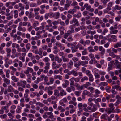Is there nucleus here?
I'll use <instances>...</instances> for the list:
<instances>
[{"label": "nucleus", "mask_w": 121, "mask_h": 121, "mask_svg": "<svg viewBox=\"0 0 121 121\" xmlns=\"http://www.w3.org/2000/svg\"><path fill=\"white\" fill-rule=\"evenodd\" d=\"M40 10V8L39 7H37L36 8H35L34 11V17H35V19L36 20L39 19L40 21H42L43 19V15L40 16L39 13L38 12Z\"/></svg>", "instance_id": "1"}, {"label": "nucleus", "mask_w": 121, "mask_h": 121, "mask_svg": "<svg viewBox=\"0 0 121 121\" xmlns=\"http://www.w3.org/2000/svg\"><path fill=\"white\" fill-rule=\"evenodd\" d=\"M72 53H74L78 51V48L80 50H83L84 49V47L82 45L79 43H78L77 45H73V47H71Z\"/></svg>", "instance_id": "2"}, {"label": "nucleus", "mask_w": 121, "mask_h": 121, "mask_svg": "<svg viewBox=\"0 0 121 121\" xmlns=\"http://www.w3.org/2000/svg\"><path fill=\"white\" fill-rule=\"evenodd\" d=\"M43 117L45 119L47 118L52 119L54 117L53 113L51 112H46L43 116Z\"/></svg>", "instance_id": "3"}, {"label": "nucleus", "mask_w": 121, "mask_h": 121, "mask_svg": "<svg viewBox=\"0 0 121 121\" xmlns=\"http://www.w3.org/2000/svg\"><path fill=\"white\" fill-rule=\"evenodd\" d=\"M27 82L25 80H20L19 82L17 83V86L18 87L21 86L23 88H26L25 85L26 84Z\"/></svg>", "instance_id": "4"}, {"label": "nucleus", "mask_w": 121, "mask_h": 121, "mask_svg": "<svg viewBox=\"0 0 121 121\" xmlns=\"http://www.w3.org/2000/svg\"><path fill=\"white\" fill-rule=\"evenodd\" d=\"M52 67L54 69H56L60 67L61 65L60 64H57L55 62H53L52 65Z\"/></svg>", "instance_id": "5"}, {"label": "nucleus", "mask_w": 121, "mask_h": 121, "mask_svg": "<svg viewBox=\"0 0 121 121\" xmlns=\"http://www.w3.org/2000/svg\"><path fill=\"white\" fill-rule=\"evenodd\" d=\"M70 23L71 24H72L73 23H75V24L77 26H79V24L78 20L75 18L73 19L72 20L70 21Z\"/></svg>", "instance_id": "6"}, {"label": "nucleus", "mask_w": 121, "mask_h": 121, "mask_svg": "<svg viewBox=\"0 0 121 121\" xmlns=\"http://www.w3.org/2000/svg\"><path fill=\"white\" fill-rule=\"evenodd\" d=\"M84 7L86 8V9L87 10L91 12H93L94 11V9L93 8H91V6L90 5H88L87 3H86L85 4Z\"/></svg>", "instance_id": "7"}, {"label": "nucleus", "mask_w": 121, "mask_h": 121, "mask_svg": "<svg viewBox=\"0 0 121 121\" xmlns=\"http://www.w3.org/2000/svg\"><path fill=\"white\" fill-rule=\"evenodd\" d=\"M115 62L114 63V64L116 65V68L119 69H121V62H119L117 60H115Z\"/></svg>", "instance_id": "8"}, {"label": "nucleus", "mask_w": 121, "mask_h": 121, "mask_svg": "<svg viewBox=\"0 0 121 121\" xmlns=\"http://www.w3.org/2000/svg\"><path fill=\"white\" fill-rule=\"evenodd\" d=\"M109 29L110 30V34H116L118 32V30L115 29L113 26L111 27Z\"/></svg>", "instance_id": "9"}, {"label": "nucleus", "mask_w": 121, "mask_h": 121, "mask_svg": "<svg viewBox=\"0 0 121 121\" xmlns=\"http://www.w3.org/2000/svg\"><path fill=\"white\" fill-rule=\"evenodd\" d=\"M67 102L68 101L67 98H66L65 97L60 101L59 103L60 105L63 106H65V104L64 103H67Z\"/></svg>", "instance_id": "10"}, {"label": "nucleus", "mask_w": 121, "mask_h": 121, "mask_svg": "<svg viewBox=\"0 0 121 121\" xmlns=\"http://www.w3.org/2000/svg\"><path fill=\"white\" fill-rule=\"evenodd\" d=\"M69 75H73L74 76H77L78 75V73L77 71L73 70L68 73Z\"/></svg>", "instance_id": "11"}, {"label": "nucleus", "mask_w": 121, "mask_h": 121, "mask_svg": "<svg viewBox=\"0 0 121 121\" xmlns=\"http://www.w3.org/2000/svg\"><path fill=\"white\" fill-rule=\"evenodd\" d=\"M99 50L101 52L100 53L101 56H103L105 53V49L102 46H100L99 47Z\"/></svg>", "instance_id": "12"}, {"label": "nucleus", "mask_w": 121, "mask_h": 121, "mask_svg": "<svg viewBox=\"0 0 121 121\" xmlns=\"http://www.w3.org/2000/svg\"><path fill=\"white\" fill-rule=\"evenodd\" d=\"M16 106L14 105H12L10 107V112L13 114L15 112V109H16Z\"/></svg>", "instance_id": "13"}, {"label": "nucleus", "mask_w": 121, "mask_h": 121, "mask_svg": "<svg viewBox=\"0 0 121 121\" xmlns=\"http://www.w3.org/2000/svg\"><path fill=\"white\" fill-rule=\"evenodd\" d=\"M20 61L18 58H16L13 61V63H14L13 64V66L15 67H18V64L17 63L19 62Z\"/></svg>", "instance_id": "14"}, {"label": "nucleus", "mask_w": 121, "mask_h": 121, "mask_svg": "<svg viewBox=\"0 0 121 121\" xmlns=\"http://www.w3.org/2000/svg\"><path fill=\"white\" fill-rule=\"evenodd\" d=\"M113 5V2H109L107 4V7L106 8L107 9L108 11L111 10V7Z\"/></svg>", "instance_id": "15"}, {"label": "nucleus", "mask_w": 121, "mask_h": 121, "mask_svg": "<svg viewBox=\"0 0 121 121\" xmlns=\"http://www.w3.org/2000/svg\"><path fill=\"white\" fill-rule=\"evenodd\" d=\"M73 65V63L72 61L70 60L69 63L67 64V67L68 68L71 69L72 68V66Z\"/></svg>", "instance_id": "16"}, {"label": "nucleus", "mask_w": 121, "mask_h": 121, "mask_svg": "<svg viewBox=\"0 0 121 121\" xmlns=\"http://www.w3.org/2000/svg\"><path fill=\"white\" fill-rule=\"evenodd\" d=\"M121 9V7L118 5H116L113 9L112 11L115 12L117 11V10H119Z\"/></svg>", "instance_id": "17"}, {"label": "nucleus", "mask_w": 121, "mask_h": 121, "mask_svg": "<svg viewBox=\"0 0 121 121\" xmlns=\"http://www.w3.org/2000/svg\"><path fill=\"white\" fill-rule=\"evenodd\" d=\"M98 61L96 60L95 58L93 59H91L89 61V63L91 65L93 63L94 64L97 63Z\"/></svg>", "instance_id": "18"}, {"label": "nucleus", "mask_w": 121, "mask_h": 121, "mask_svg": "<svg viewBox=\"0 0 121 121\" xmlns=\"http://www.w3.org/2000/svg\"><path fill=\"white\" fill-rule=\"evenodd\" d=\"M67 94L66 92L63 89L60 90L59 93V96H63L64 95H66Z\"/></svg>", "instance_id": "19"}, {"label": "nucleus", "mask_w": 121, "mask_h": 121, "mask_svg": "<svg viewBox=\"0 0 121 121\" xmlns=\"http://www.w3.org/2000/svg\"><path fill=\"white\" fill-rule=\"evenodd\" d=\"M58 30L60 31L61 35H62L64 34V31L65 30V29L62 26H60Z\"/></svg>", "instance_id": "20"}, {"label": "nucleus", "mask_w": 121, "mask_h": 121, "mask_svg": "<svg viewBox=\"0 0 121 121\" xmlns=\"http://www.w3.org/2000/svg\"><path fill=\"white\" fill-rule=\"evenodd\" d=\"M76 84L75 86L77 89L79 91H81L82 90L83 86L82 85H81L80 86V85L79 84L76 83Z\"/></svg>", "instance_id": "21"}, {"label": "nucleus", "mask_w": 121, "mask_h": 121, "mask_svg": "<svg viewBox=\"0 0 121 121\" xmlns=\"http://www.w3.org/2000/svg\"><path fill=\"white\" fill-rule=\"evenodd\" d=\"M5 61L6 63H7L9 65H11L13 63V61L12 60H9V59L6 57L5 59Z\"/></svg>", "instance_id": "22"}, {"label": "nucleus", "mask_w": 121, "mask_h": 121, "mask_svg": "<svg viewBox=\"0 0 121 121\" xmlns=\"http://www.w3.org/2000/svg\"><path fill=\"white\" fill-rule=\"evenodd\" d=\"M108 36H110L111 38L112 39L113 42H116L117 41V37L116 36L114 35H111L110 34H109Z\"/></svg>", "instance_id": "23"}, {"label": "nucleus", "mask_w": 121, "mask_h": 121, "mask_svg": "<svg viewBox=\"0 0 121 121\" xmlns=\"http://www.w3.org/2000/svg\"><path fill=\"white\" fill-rule=\"evenodd\" d=\"M108 115L107 114H103L100 117V118L101 119H104L106 120H107V117Z\"/></svg>", "instance_id": "24"}, {"label": "nucleus", "mask_w": 121, "mask_h": 121, "mask_svg": "<svg viewBox=\"0 0 121 121\" xmlns=\"http://www.w3.org/2000/svg\"><path fill=\"white\" fill-rule=\"evenodd\" d=\"M7 90L8 91V92H10L12 91H13L14 89L13 88V86L11 85H10L8 86L7 89Z\"/></svg>", "instance_id": "25"}, {"label": "nucleus", "mask_w": 121, "mask_h": 121, "mask_svg": "<svg viewBox=\"0 0 121 121\" xmlns=\"http://www.w3.org/2000/svg\"><path fill=\"white\" fill-rule=\"evenodd\" d=\"M11 79L14 82H17L19 81V79L17 78L14 75L12 76L11 77Z\"/></svg>", "instance_id": "26"}, {"label": "nucleus", "mask_w": 121, "mask_h": 121, "mask_svg": "<svg viewBox=\"0 0 121 121\" xmlns=\"http://www.w3.org/2000/svg\"><path fill=\"white\" fill-rule=\"evenodd\" d=\"M18 12L17 10H14L13 11L14 17L15 18H17L18 16Z\"/></svg>", "instance_id": "27"}, {"label": "nucleus", "mask_w": 121, "mask_h": 121, "mask_svg": "<svg viewBox=\"0 0 121 121\" xmlns=\"http://www.w3.org/2000/svg\"><path fill=\"white\" fill-rule=\"evenodd\" d=\"M54 60L55 61H57V62L59 63H61L62 61V59L61 58H59L58 56H57L55 57Z\"/></svg>", "instance_id": "28"}, {"label": "nucleus", "mask_w": 121, "mask_h": 121, "mask_svg": "<svg viewBox=\"0 0 121 121\" xmlns=\"http://www.w3.org/2000/svg\"><path fill=\"white\" fill-rule=\"evenodd\" d=\"M62 60L64 62H68L69 61V59L68 58H66L65 56H63L62 57Z\"/></svg>", "instance_id": "29"}, {"label": "nucleus", "mask_w": 121, "mask_h": 121, "mask_svg": "<svg viewBox=\"0 0 121 121\" xmlns=\"http://www.w3.org/2000/svg\"><path fill=\"white\" fill-rule=\"evenodd\" d=\"M22 108L20 106H18L16 110V112L18 113H20L21 112Z\"/></svg>", "instance_id": "30"}, {"label": "nucleus", "mask_w": 121, "mask_h": 121, "mask_svg": "<svg viewBox=\"0 0 121 121\" xmlns=\"http://www.w3.org/2000/svg\"><path fill=\"white\" fill-rule=\"evenodd\" d=\"M97 106L95 104H94L93 106V108L91 109V112H94L97 110Z\"/></svg>", "instance_id": "31"}, {"label": "nucleus", "mask_w": 121, "mask_h": 121, "mask_svg": "<svg viewBox=\"0 0 121 121\" xmlns=\"http://www.w3.org/2000/svg\"><path fill=\"white\" fill-rule=\"evenodd\" d=\"M76 9H73L72 10H71L68 11V13L69 14L73 15L74 14L75 12H76Z\"/></svg>", "instance_id": "32"}, {"label": "nucleus", "mask_w": 121, "mask_h": 121, "mask_svg": "<svg viewBox=\"0 0 121 121\" xmlns=\"http://www.w3.org/2000/svg\"><path fill=\"white\" fill-rule=\"evenodd\" d=\"M91 85V84L89 82H86V83L82 85L83 88L84 87L86 88H87L88 87L90 86Z\"/></svg>", "instance_id": "33"}, {"label": "nucleus", "mask_w": 121, "mask_h": 121, "mask_svg": "<svg viewBox=\"0 0 121 121\" xmlns=\"http://www.w3.org/2000/svg\"><path fill=\"white\" fill-rule=\"evenodd\" d=\"M54 95L56 97L59 96V91L57 90H55L54 91Z\"/></svg>", "instance_id": "34"}, {"label": "nucleus", "mask_w": 121, "mask_h": 121, "mask_svg": "<svg viewBox=\"0 0 121 121\" xmlns=\"http://www.w3.org/2000/svg\"><path fill=\"white\" fill-rule=\"evenodd\" d=\"M89 80L90 82H92L94 80L93 75L92 74L88 76Z\"/></svg>", "instance_id": "35"}, {"label": "nucleus", "mask_w": 121, "mask_h": 121, "mask_svg": "<svg viewBox=\"0 0 121 121\" xmlns=\"http://www.w3.org/2000/svg\"><path fill=\"white\" fill-rule=\"evenodd\" d=\"M18 6L20 8L19 9L20 10H23L24 9V7L23 6V4L21 3L18 4Z\"/></svg>", "instance_id": "36"}, {"label": "nucleus", "mask_w": 121, "mask_h": 121, "mask_svg": "<svg viewBox=\"0 0 121 121\" xmlns=\"http://www.w3.org/2000/svg\"><path fill=\"white\" fill-rule=\"evenodd\" d=\"M28 56L30 58V59L31 60L34 59L35 58L34 56L31 53H29Z\"/></svg>", "instance_id": "37"}, {"label": "nucleus", "mask_w": 121, "mask_h": 121, "mask_svg": "<svg viewBox=\"0 0 121 121\" xmlns=\"http://www.w3.org/2000/svg\"><path fill=\"white\" fill-rule=\"evenodd\" d=\"M88 80V78L86 76H85L82 78L81 80V82H83L85 80Z\"/></svg>", "instance_id": "38"}, {"label": "nucleus", "mask_w": 121, "mask_h": 121, "mask_svg": "<svg viewBox=\"0 0 121 121\" xmlns=\"http://www.w3.org/2000/svg\"><path fill=\"white\" fill-rule=\"evenodd\" d=\"M108 85V83L106 82H102L100 83L99 84L100 86H106Z\"/></svg>", "instance_id": "39"}, {"label": "nucleus", "mask_w": 121, "mask_h": 121, "mask_svg": "<svg viewBox=\"0 0 121 121\" xmlns=\"http://www.w3.org/2000/svg\"><path fill=\"white\" fill-rule=\"evenodd\" d=\"M114 47L115 48H117L118 47H121V42H118L116 44L114 45Z\"/></svg>", "instance_id": "40"}, {"label": "nucleus", "mask_w": 121, "mask_h": 121, "mask_svg": "<svg viewBox=\"0 0 121 121\" xmlns=\"http://www.w3.org/2000/svg\"><path fill=\"white\" fill-rule=\"evenodd\" d=\"M28 17L29 19H31L33 18L34 17V14L32 13L31 12H29V14L28 15Z\"/></svg>", "instance_id": "41"}, {"label": "nucleus", "mask_w": 121, "mask_h": 121, "mask_svg": "<svg viewBox=\"0 0 121 121\" xmlns=\"http://www.w3.org/2000/svg\"><path fill=\"white\" fill-rule=\"evenodd\" d=\"M39 22L38 21H35L34 22L33 25L34 27H35L39 25Z\"/></svg>", "instance_id": "42"}, {"label": "nucleus", "mask_w": 121, "mask_h": 121, "mask_svg": "<svg viewBox=\"0 0 121 121\" xmlns=\"http://www.w3.org/2000/svg\"><path fill=\"white\" fill-rule=\"evenodd\" d=\"M79 104L82 108H86L88 106L87 104L85 103L83 104L82 103H80Z\"/></svg>", "instance_id": "43"}, {"label": "nucleus", "mask_w": 121, "mask_h": 121, "mask_svg": "<svg viewBox=\"0 0 121 121\" xmlns=\"http://www.w3.org/2000/svg\"><path fill=\"white\" fill-rule=\"evenodd\" d=\"M72 78L74 81L75 83H78L80 81V79L78 77L75 78L74 77H72Z\"/></svg>", "instance_id": "44"}, {"label": "nucleus", "mask_w": 121, "mask_h": 121, "mask_svg": "<svg viewBox=\"0 0 121 121\" xmlns=\"http://www.w3.org/2000/svg\"><path fill=\"white\" fill-rule=\"evenodd\" d=\"M28 28L27 30L29 32H30L32 31V29L33 28V27L31 26V24L30 23L29 25H28L27 26Z\"/></svg>", "instance_id": "45"}, {"label": "nucleus", "mask_w": 121, "mask_h": 121, "mask_svg": "<svg viewBox=\"0 0 121 121\" xmlns=\"http://www.w3.org/2000/svg\"><path fill=\"white\" fill-rule=\"evenodd\" d=\"M44 68L45 70H44V73H46L48 72V70L50 69V67L45 66Z\"/></svg>", "instance_id": "46"}, {"label": "nucleus", "mask_w": 121, "mask_h": 121, "mask_svg": "<svg viewBox=\"0 0 121 121\" xmlns=\"http://www.w3.org/2000/svg\"><path fill=\"white\" fill-rule=\"evenodd\" d=\"M82 51V54L83 55H85L87 54L88 53L87 51V49H84Z\"/></svg>", "instance_id": "47"}, {"label": "nucleus", "mask_w": 121, "mask_h": 121, "mask_svg": "<svg viewBox=\"0 0 121 121\" xmlns=\"http://www.w3.org/2000/svg\"><path fill=\"white\" fill-rule=\"evenodd\" d=\"M3 81L7 84L8 85L10 83V80L7 78L3 79Z\"/></svg>", "instance_id": "48"}, {"label": "nucleus", "mask_w": 121, "mask_h": 121, "mask_svg": "<svg viewBox=\"0 0 121 121\" xmlns=\"http://www.w3.org/2000/svg\"><path fill=\"white\" fill-rule=\"evenodd\" d=\"M83 92L85 94V95H86L88 96H89L91 97V93L89 91L86 90H85L83 91Z\"/></svg>", "instance_id": "49"}, {"label": "nucleus", "mask_w": 121, "mask_h": 121, "mask_svg": "<svg viewBox=\"0 0 121 121\" xmlns=\"http://www.w3.org/2000/svg\"><path fill=\"white\" fill-rule=\"evenodd\" d=\"M69 80L70 81V85H75V82L72 77Z\"/></svg>", "instance_id": "50"}, {"label": "nucleus", "mask_w": 121, "mask_h": 121, "mask_svg": "<svg viewBox=\"0 0 121 121\" xmlns=\"http://www.w3.org/2000/svg\"><path fill=\"white\" fill-rule=\"evenodd\" d=\"M30 23L27 22H22V26H26L27 25V26H28V25H29Z\"/></svg>", "instance_id": "51"}, {"label": "nucleus", "mask_w": 121, "mask_h": 121, "mask_svg": "<svg viewBox=\"0 0 121 121\" xmlns=\"http://www.w3.org/2000/svg\"><path fill=\"white\" fill-rule=\"evenodd\" d=\"M49 56L51 58V60L54 61L55 59V57L54 55L52 54H50L49 55Z\"/></svg>", "instance_id": "52"}, {"label": "nucleus", "mask_w": 121, "mask_h": 121, "mask_svg": "<svg viewBox=\"0 0 121 121\" xmlns=\"http://www.w3.org/2000/svg\"><path fill=\"white\" fill-rule=\"evenodd\" d=\"M69 103L70 104H73L74 106H76L77 104V103L76 102H74L71 100L69 102Z\"/></svg>", "instance_id": "53"}, {"label": "nucleus", "mask_w": 121, "mask_h": 121, "mask_svg": "<svg viewBox=\"0 0 121 121\" xmlns=\"http://www.w3.org/2000/svg\"><path fill=\"white\" fill-rule=\"evenodd\" d=\"M78 108L79 110L78 111L82 112L83 110V108L81 106L79 103L78 104Z\"/></svg>", "instance_id": "54"}, {"label": "nucleus", "mask_w": 121, "mask_h": 121, "mask_svg": "<svg viewBox=\"0 0 121 121\" xmlns=\"http://www.w3.org/2000/svg\"><path fill=\"white\" fill-rule=\"evenodd\" d=\"M92 47L91 46H90V47H88V50L89 51V52H95V50H94L92 48Z\"/></svg>", "instance_id": "55"}, {"label": "nucleus", "mask_w": 121, "mask_h": 121, "mask_svg": "<svg viewBox=\"0 0 121 121\" xmlns=\"http://www.w3.org/2000/svg\"><path fill=\"white\" fill-rule=\"evenodd\" d=\"M44 70L42 69H39L38 71L37 72V73L38 75H39L41 74V72H44Z\"/></svg>", "instance_id": "56"}, {"label": "nucleus", "mask_w": 121, "mask_h": 121, "mask_svg": "<svg viewBox=\"0 0 121 121\" xmlns=\"http://www.w3.org/2000/svg\"><path fill=\"white\" fill-rule=\"evenodd\" d=\"M108 32V30L107 28H104L103 30V32H102V35H105L106 33H107Z\"/></svg>", "instance_id": "57"}, {"label": "nucleus", "mask_w": 121, "mask_h": 121, "mask_svg": "<svg viewBox=\"0 0 121 121\" xmlns=\"http://www.w3.org/2000/svg\"><path fill=\"white\" fill-rule=\"evenodd\" d=\"M53 73V71L52 70H50L49 71L48 73V75L49 76H51Z\"/></svg>", "instance_id": "58"}, {"label": "nucleus", "mask_w": 121, "mask_h": 121, "mask_svg": "<svg viewBox=\"0 0 121 121\" xmlns=\"http://www.w3.org/2000/svg\"><path fill=\"white\" fill-rule=\"evenodd\" d=\"M110 87L109 86H107L105 87V89L106 91L107 92L109 93L111 92Z\"/></svg>", "instance_id": "59"}, {"label": "nucleus", "mask_w": 121, "mask_h": 121, "mask_svg": "<svg viewBox=\"0 0 121 121\" xmlns=\"http://www.w3.org/2000/svg\"><path fill=\"white\" fill-rule=\"evenodd\" d=\"M73 40V39L72 38V36L71 35L69 36L67 39V41L69 42L72 41Z\"/></svg>", "instance_id": "60"}, {"label": "nucleus", "mask_w": 121, "mask_h": 121, "mask_svg": "<svg viewBox=\"0 0 121 121\" xmlns=\"http://www.w3.org/2000/svg\"><path fill=\"white\" fill-rule=\"evenodd\" d=\"M88 90H90L91 92L93 93L94 92V88L92 87H89L88 88Z\"/></svg>", "instance_id": "61"}, {"label": "nucleus", "mask_w": 121, "mask_h": 121, "mask_svg": "<svg viewBox=\"0 0 121 121\" xmlns=\"http://www.w3.org/2000/svg\"><path fill=\"white\" fill-rule=\"evenodd\" d=\"M14 66H11L10 67V69L12 70V71L16 72L17 71V69Z\"/></svg>", "instance_id": "62"}, {"label": "nucleus", "mask_w": 121, "mask_h": 121, "mask_svg": "<svg viewBox=\"0 0 121 121\" xmlns=\"http://www.w3.org/2000/svg\"><path fill=\"white\" fill-rule=\"evenodd\" d=\"M26 48L27 50L28 51L30 48L31 45L30 43H28L26 45Z\"/></svg>", "instance_id": "63"}, {"label": "nucleus", "mask_w": 121, "mask_h": 121, "mask_svg": "<svg viewBox=\"0 0 121 121\" xmlns=\"http://www.w3.org/2000/svg\"><path fill=\"white\" fill-rule=\"evenodd\" d=\"M90 43V41L89 40H87L84 42V46H85L86 45H89Z\"/></svg>", "instance_id": "64"}]
</instances>
